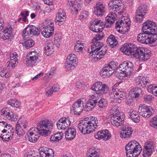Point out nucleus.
<instances>
[{
	"label": "nucleus",
	"instance_id": "f257e3e1",
	"mask_svg": "<svg viewBox=\"0 0 157 157\" xmlns=\"http://www.w3.org/2000/svg\"><path fill=\"white\" fill-rule=\"evenodd\" d=\"M98 123L97 118L91 117L80 121L78 125V128L81 133L86 134L93 132L97 127Z\"/></svg>",
	"mask_w": 157,
	"mask_h": 157
},
{
	"label": "nucleus",
	"instance_id": "f03ea898",
	"mask_svg": "<svg viewBox=\"0 0 157 157\" xmlns=\"http://www.w3.org/2000/svg\"><path fill=\"white\" fill-rule=\"evenodd\" d=\"M94 43L89 48L88 51L94 58L99 60L102 58L106 53L107 49L103 47V44L100 41H93Z\"/></svg>",
	"mask_w": 157,
	"mask_h": 157
},
{
	"label": "nucleus",
	"instance_id": "7ed1b4c3",
	"mask_svg": "<svg viewBox=\"0 0 157 157\" xmlns=\"http://www.w3.org/2000/svg\"><path fill=\"white\" fill-rule=\"evenodd\" d=\"M125 148L127 157H137L142 149L140 144L135 140L129 142L126 145Z\"/></svg>",
	"mask_w": 157,
	"mask_h": 157
},
{
	"label": "nucleus",
	"instance_id": "20e7f679",
	"mask_svg": "<svg viewBox=\"0 0 157 157\" xmlns=\"http://www.w3.org/2000/svg\"><path fill=\"white\" fill-rule=\"evenodd\" d=\"M53 125V123L48 120H43L38 123L36 129L39 134L45 137L51 134Z\"/></svg>",
	"mask_w": 157,
	"mask_h": 157
},
{
	"label": "nucleus",
	"instance_id": "39448f33",
	"mask_svg": "<svg viewBox=\"0 0 157 157\" xmlns=\"http://www.w3.org/2000/svg\"><path fill=\"white\" fill-rule=\"evenodd\" d=\"M110 111L113 113V116L111 117V121L112 124L114 126L118 127L122 124V121L124 118V113L117 109L116 106L112 108Z\"/></svg>",
	"mask_w": 157,
	"mask_h": 157
},
{
	"label": "nucleus",
	"instance_id": "423d86ee",
	"mask_svg": "<svg viewBox=\"0 0 157 157\" xmlns=\"http://www.w3.org/2000/svg\"><path fill=\"white\" fill-rule=\"evenodd\" d=\"M151 51L143 47H139L136 49L134 57L140 61L147 60L151 56Z\"/></svg>",
	"mask_w": 157,
	"mask_h": 157
},
{
	"label": "nucleus",
	"instance_id": "0eeeda50",
	"mask_svg": "<svg viewBox=\"0 0 157 157\" xmlns=\"http://www.w3.org/2000/svg\"><path fill=\"white\" fill-rule=\"evenodd\" d=\"M126 94L122 89L113 88L110 94V98L112 101L116 103H120L124 98Z\"/></svg>",
	"mask_w": 157,
	"mask_h": 157
},
{
	"label": "nucleus",
	"instance_id": "6e6552de",
	"mask_svg": "<svg viewBox=\"0 0 157 157\" xmlns=\"http://www.w3.org/2000/svg\"><path fill=\"white\" fill-rule=\"evenodd\" d=\"M117 62L112 61L106 65L100 72V75L104 77H109L113 73L116 67Z\"/></svg>",
	"mask_w": 157,
	"mask_h": 157
},
{
	"label": "nucleus",
	"instance_id": "1a4fd4ad",
	"mask_svg": "<svg viewBox=\"0 0 157 157\" xmlns=\"http://www.w3.org/2000/svg\"><path fill=\"white\" fill-rule=\"evenodd\" d=\"M22 36L24 38H27L31 35L38 36L40 34V30L33 25H28L23 31Z\"/></svg>",
	"mask_w": 157,
	"mask_h": 157
},
{
	"label": "nucleus",
	"instance_id": "9d476101",
	"mask_svg": "<svg viewBox=\"0 0 157 157\" xmlns=\"http://www.w3.org/2000/svg\"><path fill=\"white\" fill-rule=\"evenodd\" d=\"M78 63L76 56L74 54H70L67 57L65 67L68 71L73 70Z\"/></svg>",
	"mask_w": 157,
	"mask_h": 157
},
{
	"label": "nucleus",
	"instance_id": "9b49d317",
	"mask_svg": "<svg viewBox=\"0 0 157 157\" xmlns=\"http://www.w3.org/2000/svg\"><path fill=\"white\" fill-rule=\"evenodd\" d=\"M108 6L109 10L117 12L120 10L118 12L120 14L123 12V5L120 0H113L109 2Z\"/></svg>",
	"mask_w": 157,
	"mask_h": 157
},
{
	"label": "nucleus",
	"instance_id": "f8f14e48",
	"mask_svg": "<svg viewBox=\"0 0 157 157\" xmlns=\"http://www.w3.org/2000/svg\"><path fill=\"white\" fill-rule=\"evenodd\" d=\"M39 153H33L32 157H54V151L53 150L46 147H43L40 149ZM35 153V151H33Z\"/></svg>",
	"mask_w": 157,
	"mask_h": 157
},
{
	"label": "nucleus",
	"instance_id": "ddd939ff",
	"mask_svg": "<svg viewBox=\"0 0 157 157\" xmlns=\"http://www.w3.org/2000/svg\"><path fill=\"white\" fill-rule=\"evenodd\" d=\"M91 89L98 92V94H106L109 92V88L107 85L100 82L94 83L91 87Z\"/></svg>",
	"mask_w": 157,
	"mask_h": 157
},
{
	"label": "nucleus",
	"instance_id": "4468645a",
	"mask_svg": "<svg viewBox=\"0 0 157 157\" xmlns=\"http://www.w3.org/2000/svg\"><path fill=\"white\" fill-rule=\"evenodd\" d=\"M134 65L132 62L128 61H125L121 64L119 67L120 70L124 74V76H128L132 73Z\"/></svg>",
	"mask_w": 157,
	"mask_h": 157
},
{
	"label": "nucleus",
	"instance_id": "2eb2a0df",
	"mask_svg": "<svg viewBox=\"0 0 157 157\" xmlns=\"http://www.w3.org/2000/svg\"><path fill=\"white\" fill-rule=\"evenodd\" d=\"M153 110V109L152 107L144 104L140 105L138 109V111L140 115L147 118L151 116Z\"/></svg>",
	"mask_w": 157,
	"mask_h": 157
},
{
	"label": "nucleus",
	"instance_id": "dca6fc26",
	"mask_svg": "<svg viewBox=\"0 0 157 157\" xmlns=\"http://www.w3.org/2000/svg\"><path fill=\"white\" fill-rule=\"evenodd\" d=\"M29 57L25 59L26 64L27 66H31L38 63L40 61V56L34 52L29 53Z\"/></svg>",
	"mask_w": 157,
	"mask_h": 157
},
{
	"label": "nucleus",
	"instance_id": "f3484780",
	"mask_svg": "<svg viewBox=\"0 0 157 157\" xmlns=\"http://www.w3.org/2000/svg\"><path fill=\"white\" fill-rule=\"evenodd\" d=\"M68 4L71 9L72 12L75 14L78 13V10H80L81 7L82 6V0H68Z\"/></svg>",
	"mask_w": 157,
	"mask_h": 157
},
{
	"label": "nucleus",
	"instance_id": "a211bd4d",
	"mask_svg": "<svg viewBox=\"0 0 157 157\" xmlns=\"http://www.w3.org/2000/svg\"><path fill=\"white\" fill-rule=\"evenodd\" d=\"M27 124V122L25 120H18L16 126V133L19 136L23 135L25 133V129L26 128Z\"/></svg>",
	"mask_w": 157,
	"mask_h": 157
},
{
	"label": "nucleus",
	"instance_id": "6ab92c4d",
	"mask_svg": "<svg viewBox=\"0 0 157 157\" xmlns=\"http://www.w3.org/2000/svg\"><path fill=\"white\" fill-rule=\"evenodd\" d=\"M84 101L78 99L72 105L71 110L75 115H79L82 112L84 108Z\"/></svg>",
	"mask_w": 157,
	"mask_h": 157
},
{
	"label": "nucleus",
	"instance_id": "aec40b11",
	"mask_svg": "<svg viewBox=\"0 0 157 157\" xmlns=\"http://www.w3.org/2000/svg\"><path fill=\"white\" fill-rule=\"evenodd\" d=\"M103 25L102 21L97 19H95L91 23L90 29L94 32H101L103 28Z\"/></svg>",
	"mask_w": 157,
	"mask_h": 157
},
{
	"label": "nucleus",
	"instance_id": "412c9836",
	"mask_svg": "<svg viewBox=\"0 0 157 157\" xmlns=\"http://www.w3.org/2000/svg\"><path fill=\"white\" fill-rule=\"evenodd\" d=\"M71 122L68 117H62L60 118L56 123V125L58 129L65 130L67 127L70 126Z\"/></svg>",
	"mask_w": 157,
	"mask_h": 157
},
{
	"label": "nucleus",
	"instance_id": "4be33fe9",
	"mask_svg": "<svg viewBox=\"0 0 157 157\" xmlns=\"http://www.w3.org/2000/svg\"><path fill=\"white\" fill-rule=\"evenodd\" d=\"M111 135L109 132L105 129L97 132L94 135L95 138L98 140H107L110 138Z\"/></svg>",
	"mask_w": 157,
	"mask_h": 157
},
{
	"label": "nucleus",
	"instance_id": "5701e85b",
	"mask_svg": "<svg viewBox=\"0 0 157 157\" xmlns=\"http://www.w3.org/2000/svg\"><path fill=\"white\" fill-rule=\"evenodd\" d=\"M19 55L16 52L10 54V61L7 63V67L9 69H13L18 64V58Z\"/></svg>",
	"mask_w": 157,
	"mask_h": 157
},
{
	"label": "nucleus",
	"instance_id": "b1692460",
	"mask_svg": "<svg viewBox=\"0 0 157 157\" xmlns=\"http://www.w3.org/2000/svg\"><path fill=\"white\" fill-rule=\"evenodd\" d=\"M66 18V15L64 10L61 9H59L55 18L56 24L57 25H61L64 23Z\"/></svg>",
	"mask_w": 157,
	"mask_h": 157
},
{
	"label": "nucleus",
	"instance_id": "393cba45",
	"mask_svg": "<svg viewBox=\"0 0 157 157\" xmlns=\"http://www.w3.org/2000/svg\"><path fill=\"white\" fill-rule=\"evenodd\" d=\"M154 148L153 142L148 141L145 144L143 151L144 157H149L153 153L152 150Z\"/></svg>",
	"mask_w": 157,
	"mask_h": 157
},
{
	"label": "nucleus",
	"instance_id": "a878e982",
	"mask_svg": "<svg viewBox=\"0 0 157 157\" xmlns=\"http://www.w3.org/2000/svg\"><path fill=\"white\" fill-rule=\"evenodd\" d=\"M94 14L98 17L103 16L105 12V6L101 3L97 2L94 6Z\"/></svg>",
	"mask_w": 157,
	"mask_h": 157
},
{
	"label": "nucleus",
	"instance_id": "bb28decb",
	"mask_svg": "<svg viewBox=\"0 0 157 157\" xmlns=\"http://www.w3.org/2000/svg\"><path fill=\"white\" fill-rule=\"evenodd\" d=\"M36 130V128L32 127L30 128L27 133L28 140L30 142L35 143L39 138V136L37 134L38 132Z\"/></svg>",
	"mask_w": 157,
	"mask_h": 157
},
{
	"label": "nucleus",
	"instance_id": "cd10ccee",
	"mask_svg": "<svg viewBox=\"0 0 157 157\" xmlns=\"http://www.w3.org/2000/svg\"><path fill=\"white\" fill-rule=\"evenodd\" d=\"M131 45L124 44L121 47L120 50L125 54L134 57V53L136 49L131 47Z\"/></svg>",
	"mask_w": 157,
	"mask_h": 157
},
{
	"label": "nucleus",
	"instance_id": "c85d7f7f",
	"mask_svg": "<svg viewBox=\"0 0 157 157\" xmlns=\"http://www.w3.org/2000/svg\"><path fill=\"white\" fill-rule=\"evenodd\" d=\"M135 82L136 85L143 87H144L146 85L148 87L150 85L149 80L145 78V77L141 76H139L136 77L135 79Z\"/></svg>",
	"mask_w": 157,
	"mask_h": 157
},
{
	"label": "nucleus",
	"instance_id": "c756f323",
	"mask_svg": "<svg viewBox=\"0 0 157 157\" xmlns=\"http://www.w3.org/2000/svg\"><path fill=\"white\" fill-rule=\"evenodd\" d=\"M54 46L52 41L48 40L45 45V53L46 55L49 56L54 52Z\"/></svg>",
	"mask_w": 157,
	"mask_h": 157
},
{
	"label": "nucleus",
	"instance_id": "7c9ffc66",
	"mask_svg": "<svg viewBox=\"0 0 157 157\" xmlns=\"http://www.w3.org/2000/svg\"><path fill=\"white\" fill-rule=\"evenodd\" d=\"M149 35V33L147 32L139 34L137 36V40L142 43L147 44L150 41L149 38L150 36Z\"/></svg>",
	"mask_w": 157,
	"mask_h": 157
},
{
	"label": "nucleus",
	"instance_id": "2f4dec72",
	"mask_svg": "<svg viewBox=\"0 0 157 157\" xmlns=\"http://www.w3.org/2000/svg\"><path fill=\"white\" fill-rule=\"evenodd\" d=\"M12 28H6L1 32H0V37L4 40L9 39L12 35Z\"/></svg>",
	"mask_w": 157,
	"mask_h": 157
},
{
	"label": "nucleus",
	"instance_id": "473e14b6",
	"mask_svg": "<svg viewBox=\"0 0 157 157\" xmlns=\"http://www.w3.org/2000/svg\"><path fill=\"white\" fill-rule=\"evenodd\" d=\"M76 134V130L74 127L68 128L65 132V138L67 140H71L74 139Z\"/></svg>",
	"mask_w": 157,
	"mask_h": 157
},
{
	"label": "nucleus",
	"instance_id": "72a5a7b5",
	"mask_svg": "<svg viewBox=\"0 0 157 157\" xmlns=\"http://www.w3.org/2000/svg\"><path fill=\"white\" fill-rule=\"evenodd\" d=\"M117 15L116 13L112 12L109 13L105 18V20L107 23L111 25L114 23Z\"/></svg>",
	"mask_w": 157,
	"mask_h": 157
},
{
	"label": "nucleus",
	"instance_id": "f704fd0d",
	"mask_svg": "<svg viewBox=\"0 0 157 157\" xmlns=\"http://www.w3.org/2000/svg\"><path fill=\"white\" fill-rule=\"evenodd\" d=\"M116 28L118 31L122 34H124L128 31L129 29V26H125V25H120L118 22L116 23Z\"/></svg>",
	"mask_w": 157,
	"mask_h": 157
},
{
	"label": "nucleus",
	"instance_id": "c9c22d12",
	"mask_svg": "<svg viewBox=\"0 0 157 157\" xmlns=\"http://www.w3.org/2000/svg\"><path fill=\"white\" fill-rule=\"evenodd\" d=\"M129 117L131 118L135 123L138 122L140 120V118L138 112L135 110L132 111L130 112Z\"/></svg>",
	"mask_w": 157,
	"mask_h": 157
},
{
	"label": "nucleus",
	"instance_id": "e433bc0d",
	"mask_svg": "<svg viewBox=\"0 0 157 157\" xmlns=\"http://www.w3.org/2000/svg\"><path fill=\"white\" fill-rule=\"evenodd\" d=\"M142 92V90L140 88L136 87L132 89L129 92V95L132 98H136Z\"/></svg>",
	"mask_w": 157,
	"mask_h": 157
},
{
	"label": "nucleus",
	"instance_id": "4c0bfd02",
	"mask_svg": "<svg viewBox=\"0 0 157 157\" xmlns=\"http://www.w3.org/2000/svg\"><path fill=\"white\" fill-rule=\"evenodd\" d=\"M11 127L5 121H0V132H2L3 134L5 133L7 131V129H10Z\"/></svg>",
	"mask_w": 157,
	"mask_h": 157
},
{
	"label": "nucleus",
	"instance_id": "58836bf2",
	"mask_svg": "<svg viewBox=\"0 0 157 157\" xmlns=\"http://www.w3.org/2000/svg\"><path fill=\"white\" fill-rule=\"evenodd\" d=\"M152 24H154V22L149 21H147L144 22L143 24V26L142 27V30L144 31L145 30H147L145 31V33L147 32L149 33L148 31H150V29H151V28L152 27Z\"/></svg>",
	"mask_w": 157,
	"mask_h": 157
},
{
	"label": "nucleus",
	"instance_id": "ea45409f",
	"mask_svg": "<svg viewBox=\"0 0 157 157\" xmlns=\"http://www.w3.org/2000/svg\"><path fill=\"white\" fill-rule=\"evenodd\" d=\"M59 89V86L58 85H54L51 88L46 90L45 95L47 97H50L52 95L53 92L58 91Z\"/></svg>",
	"mask_w": 157,
	"mask_h": 157
},
{
	"label": "nucleus",
	"instance_id": "a19ab883",
	"mask_svg": "<svg viewBox=\"0 0 157 157\" xmlns=\"http://www.w3.org/2000/svg\"><path fill=\"white\" fill-rule=\"evenodd\" d=\"M107 43L112 48L116 46L117 43V41L115 38V36L111 35L107 38Z\"/></svg>",
	"mask_w": 157,
	"mask_h": 157
},
{
	"label": "nucleus",
	"instance_id": "79ce46f5",
	"mask_svg": "<svg viewBox=\"0 0 157 157\" xmlns=\"http://www.w3.org/2000/svg\"><path fill=\"white\" fill-rule=\"evenodd\" d=\"M54 30L48 29L43 28V30L41 32L42 35L45 38H49L53 34Z\"/></svg>",
	"mask_w": 157,
	"mask_h": 157
},
{
	"label": "nucleus",
	"instance_id": "37998d69",
	"mask_svg": "<svg viewBox=\"0 0 157 157\" xmlns=\"http://www.w3.org/2000/svg\"><path fill=\"white\" fill-rule=\"evenodd\" d=\"M23 38L25 40L24 42L23 43V45L26 48L28 49L34 45V41L32 39L29 38V37L27 38Z\"/></svg>",
	"mask_w": 157,
	"mask_h": 157
},
{
	"label": "nucleus",
	"instance_id": "c03bdc74",
	"mask_svg": "<svg viewBox=\"0 0 157 157\" xmlns=\"http://www.w3.org/2000/svg\"><path fill=\"white\" fill-rule=\"evenodd\" d=\"M95 149L94 147L90 148L88 151L89 154L87 155L86 157H100L98 152Z\"/></svg>",
	"mask_w": 157,
	"mask_h": 157
},
{
	"label": "nucleus",
	"instance_id": "a18cd8bd",
	"mask_svg": "<svg viewBox=\"0 0 157 157\" xmlns=\"http://www.w3.org/2000/svg\"><path fill=\"white\" fill-rule=\"evenodd\" d=\"M147 91L157 97V86L155 84H151L148 86Z\"/></svg>",
	"mask_w": 157,
	"mask_h": 157
},
{
	"label": "nucleus",
	"instance_id": "49530a36",
	"mask_svg": "<svg viewBox=\"0 0 157 157\" xmlns=\"http://www.w3.org/2000/svg\"><path fill=\"white\" fill-rule=\"evenodd\" d=\"M146 12L147 6L144 5H141L139 7L136 13L141 15H143V16H145Z\"/></svg>",
	"mask_w": 157,
	"mask_h": 157
},
{
	"label": "nucleus",
	"instance_id": "de8ad7c7",
	"mask_svg": "<svg viewBox=\"0 0 157 157\" xmlns=\"http://www.w3.org/2000/svg\"><path fill=\"white\" fill-rule=\"evenodd\" d=\"M21 17H20L18 19V21L22 23L23 22H25L27 20V17L29 15V11H26L24 12H22L21 13Z\"/></svg>",
	"mask_w": 157,
	"mask_h": 157
},
{
	"label": "nucleus",
	"instance_id": "09e8293b",
	"mask_svg": "<svg viewBox=\"0 0 157 157\" xmlns=\"http://www.w3.org/2000/svg\"><path fill=\"white\" fill-rule=\"evenodd\" d=\"M7 103L13 107H14L16 108L19 107L20 105V102L17 100L15 99H10L8 101Z\"/></svg>",
	"mask_w": 157,
	"mask_h": 157
},
{
	"label": "nucleus",
	"instance_id": "8fccbe9b",
	"mask_svg": "<svg viewBox=\"0 0 157 157\" xmlns=\"http://www.w3.org/2000/svg\"><path fill=\"white\" fill-rule=\"evenodd\" d=\"M43 28L48 29L49 30L52 29V30H54L53 22L51 21L46 20Z\"/></svg>",
	"mask_w": 157,
	"mask_h": 157
},
{
	"label": "nucleus",
	"instance_id": "3c124183",
	"mask_svg": "<svg viewBox=\"0 0 157 157\" xmlns=\"http://www.w3.org/2000/svg\"><path fill=\"white\" fill-rule=\"evenodd\" d=\"M99 96L97 94L90 96L88 101L91 102L96 105L98 102V99H99Z\"/></svg>",
	"mask_w": 157,
	"mask_h": 157
},
{
	"label": "nucleus",
	"instance_id": "603ef678",
	"mask_svg": "<svg viewBox=\"0 0 157 157\" xmlns=\"http://www.w3.org/2000/svg\"><path fill=\"white\" fill-rule=\"evenodd\" d=\"M0 75L3 78H7L10 76V74L7 72L6 68H0Z\"/></svg>",
	"mask_w": 157,
	"mask_h": 157
},
{
	"label": "nucleus",
	"instance_id": "864d4df0",
	"mask_svg": "<svg viewBox=\"0 0 157 157\" xmlns=\"http://www.w3.org/2000/svg\"><path fill=\"white\" fill-rule=\"evenodd\" d=\"M10 113L6 117V118L10 121H15L17 120V117L16 116V114L13 113L12 110L10 112Z\"/></svg>",
	"mask_w": 157,
	"mask_h": 157
},
{
	"label": "nucleus",
	"instance_id": "5fc2aeb1",
	"mask_svg": "<svg viewBox=\"0 0 157 157\" xmlns=\"http://www.w3.org/2000/svg\"><path fill=\"white\" fill-rule=\"evenodd\" d=\"M130 19L127 17H124L122 18V20L118 22L120 25H125V26H129L130 25Z\"/></svg>",
	"mask_w": 157,
	"mask_h": 157
},
{
	"label": "nucleus",
	"instance_id": "6e6d98bb",
	"mask_svg": "<svg viewBox=\"0 0 157 157\" xmlns=\"http://www.w3.org/2000/svg\"><path fill=\"white\" fill-rule=\"evenodd\" d=\"M95 105V104L88 101L85 105V109L86 111H90L93 109Z\"/></svg>",
	"mask_w": 157,
	"mask_h": 157
},
{
	"label": "nucleus",
	"instance_id": "4d7b16f0",
	"mask_svg": "<svg viewBox=\"0 0 157 157\" xmlns=\"http://www.w3.org/2000/svg\"><path fill=\"white\" fill-rule=\"evenodd\" d=\"M149 124L151 126L157 128V117L156 116H155L151 119Z\"/></svg>",
	"mask_w": 157,
	"mask_h": 157
},
{
	"label": "nucleus",
	"instance_id": "13d9d810",
	"mask_svg": "<svg viewBox=\"0 0 157 157\" xmlns=\"http://www.w3.org/2000/svg\"><path fill=\"white\" fill-rule=\"evenodd\" d=\"M82 44L80 41H78L75 46V51L79 52L81 51L83 48Z\"/></svg>",
	"mask_w": 157,
	"mask_h": 157
},
{
	"label": "nucleus",
	"instance_id": "bf43d9fd",
	"mask_svg": "<svg viewBox=\"0 0 157 157\" xmlns=\"http://www.w3.org/2000/svg\"><path fill=\"white\" fill-rule=\"evenodd\" d=\"M12 110L9 108H3L1 111V115L4 116L6 117L7 115L10 113V112Z\"/></svg>",
	"mask_w": 157,
	"mask_h": 157
},
{
	"label": "nucleus",
	"instance_id": "052dcab7",
	"mask_svg": "<svg viewBox=\"0 0 157 157\" xmlns=\"http://www.w3.org/2000/svg\"><path fill=\"white\" fill-rule=\"evenodd\" d=\"M107 101L104 99H100L98 102V105L100 108H103L107 106Z\"/></svg>",
	"mask_w": 157,
	"mask_h": 157
},
{
	"label": "nucleus",
	"instance_id": "680f3d73",
	"mask_svg": "<svg viewBox=\"0 0 157 157\" xmlns=\"http://www.w3.org/2000/svg\"><path fill=\"white\" fill-rule=\"evenodd\" d=\"M89 14L88 12L83 11L81 13L79 18L81 20H84L88 17Z\"/></svg>",
	"mask_w": 157,
	"mask_h": 157
},
{
	"label": "nucleus",
	"instance_id": "e2e57ef3",
	"mask_svg": "<svg viewBox=\"0 0 157 157\" xmlns=\"http://www.w3.org/2000/svg\"><path fill=\"white\" fill-rule=\"evenodd\" d=\"M149 36H150V38H149V39H150V41L148 43H157V35L156 34L150 33Z\"/></svg>",
	"mask_w": 157,
	"mask_h": 157
},
{
	"label": "nucleus",
	"instance_id": "0e129e2a",
	"mask_svg": "<svg viewBox=\"0 0 157 157\" xmlns=\"http://www.w3.org/2000/svg\"><path fill=\"white\" fill-rule=\"evenodd\" d=\"M150 31H148L150 33L157 34V25L154 22V24H152Z\"/></svg>",
	"mask_w": 157,
	"mask_h": 157
},
{
	"label": "nucleus",
	"instance_id": "69168bd1",
	"mask_svg": "<svg viewBox=\"0 0 157 157\" xmlns=\"http://www.w3.org/2000/svg\"><path fill=\"white\" fill-rule=\"evenodd\" d=\"M132 134V133H130V132H126L121 131L120 134V137L122 138H128L130 137Z\"/></svg>",
	"mask_w": 157,
	"mask_h": 157
},
{
	"label": "nucleus",
	"instance_id": "338daca9",
	"mask_svg": "<svg viewBox=\"0 0 157 157\" xmlns=\"http://www.w3.org/2000/svg\"><path fill=\"white\" fill-rule=\"evenodd\" d=\"M121 132H130V133H132V128L130 127L129 125H126L122 128Z\"/></svg>",
	"mask_w": 157,
	"mask_h": 157
},
{
	"label": "nucleus",
	"instance_id": "774afa93",
	"mask_svg": "<svg viewBox=\"0 0 157 157\" xmlns=\"http://www.w3.org/2000/svg\"><path fill=\"white\" fill-rule=\"evenodd\" d=\"M54 42L55 44L57 47H59L61 43L60 38L57 36H55L54 38Z\"/></svg>",
	"mask_w": 157,
	"mask_h": 157
}]
</instances>
